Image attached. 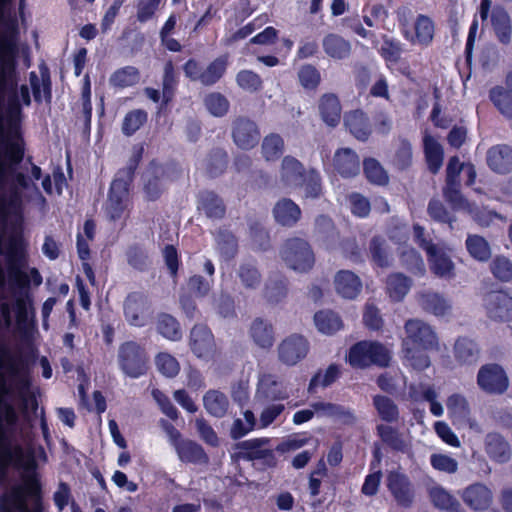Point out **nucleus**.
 Instances as JSON below:
<instances>
[{"label":"nucleus","instance_id":"nucleus-1","mask_svg":"<svg viewBox=\"0 0 512 512\" xmlns=\"http://www.w3.org/2000/svg\"><path fill=\"white\" fill-rule=\"evenodd\" d=\"M2 369L7 370L19 385L23 417L30 420L31 414L36 415L38 410L36 396L23 393L31 385L27 358L21 353L13 355L0 340V487L7 485L11 465L23 468L26 472L21 484L12 486L0 495V512H45L42 483L36 472L34 453L24 452L21 446L13 445L11 441L10 432L16 428L19 418L14 406L6 399L10 389Z\"/></svg>","mask_w":512,"mask_h":512},{"label":"nucleus","instance_id":"nucleus-2","mask_svg":"<svg viewBox=\"0 0 512 512\" xmlns=\"http://www.w3.org/2000/svg\"><path fill=\"white\" fill-rule=\"evenodd\" d=\"M404 329V358L412 368L423 371L430 366V358L426 352L438 346L437 334L429 324L419 319L407 320Z\"/></svg>","mask_w":512,"mask_h":512},{"label":"nucleus","instance_id":"nucleus-3","mask_svg":"<svg viewBox=\"0 0 512 512\" xmlns=\"http://www.w3.org/2000/svg\"><path fill=\"white\" fill-rule=\"evenodd\" d=\"M11 0H0V25L5 31L0 34V88H17L14 53L16 49V20L7 17V6Z\"/></svg>","mask_w":512,"mask_h":512},{"label":"nucleus","instance_id":"nucleus-4","mask_svg":"<svg viewBox=\"0 0 512 512\" xmlns=\"http://www.w3.org/2000/svg\"><path fill=\"white\" fill-rule=\"evenodd\" d=\"M138 166V159L133 158L128 165L120 169L112 181L105 206L107 218L110 221L125 220L128 215L129 186Z\"/></svg>","mask_w":512,"mask_h":512},{"label":"nucleus","instance_id":"nucleus-5","mask_svg":"<svg viewBox=\"0 0 512 512\" xmlns=\"http://www.w3.org/2000/svg\"><path fill=\"white\" fill-rule=\"evenodd\" d=\"M390 360L389 351L377 341H358L349 348L347 355L349 365L356 369H364L372 365L387 367Z\"/></svg>","mask_w":512,"mask_h":512},{"label":"nucleus","instance_id":"nucleus-6","mask_svg":"<svg viewBox=\"0 0 512 512\" xmlns=\"http://www.w3.org/2000/svg\"><path fill=\"white\" fill-rule=\"evenodd\" d=\"M117 358L119 368L128 377L136 379L147 374L150 359L140 343L133 340L121 343Z\"/></svg>","mask_w":512,"mask_h":512},{"label":"nucleus","instance_id":"nucleus-7","mask_svg":"<svg viewBox=\"0 0 512 512\" xmlns=\"http://www.w3.org/2000/svg\"><path fill=\"white\" fill-rule=\"evenodd\" d=\"M281 257L290 269L308 272L315 264V255L310 244L301 238L287 239L281 250Z\"/></svg>","mask_w":512,"mask_h":512},{"label":"nucleus","instance_id":"nucleus-8","mask_svg":"<svg viewBox=\"0 0 512 512\" xmlns=\"http://www.w3.org/2000/svg\"><path fill=\"white\" fill-rule=\"evenodd\" d=\"M414 237L420 248L426 251L431 271L439 277H452L454 263L448 255L439 250L431 239H427L424 226H413Z\"/></svg>","mask_w":512,"mask_h":512},{"label":"nucleus","instance_id":"nucleus-9","mask_svg":"<svg viewBox=\"0 0 512 512\" xmlns=\"http://www.w3.org/2000/svg\"><path fill=\"white\" fill-rule=\"evenodd\" d=\"M228 66V56L222 55L214 59L203 68L195 59H189L183 66L184 74L191 81L199 82L203 86L216 84L225 74Z\"/></svg>","mask_w":512,"mask_h":512},{"label":"nucleus","instance_id":"nucleus-10","mask_svg":"<svg viewBox=\"0 0 512 512\" xmlns=\"http://www.w3.org/2000/svg\"><path fill=\"white\" fill-rule=\"evenodd\" d=\"M443 194L447 201L454 207L458 209L467 210L470 214H473V220L482 223H490V222H503L506 221V218L496 213L492 210H488L486 208L478 209L472 207L471 204L467 202V200L462 196L460 192V183L459 181L446 182L445 187L443 188Z\"/></svg>","mask_w":512,"mask_h":512},{"label":"nucleus","instance_id":"nucleus-11","mask_svg":"<svg viewBox=\"0 0 512 512\" xmlns=\"http://www.w3.org/2000/svg\"><path fill=\"white\" fill-rule=\"evenodd\" d=\"M123 312L126 321L131 326L144 327L153 318V308L148 295L140 292H130L123 304Z\"/></svg>","mask_w":512,"mask_h":512},{"label":"nucleus","instance_id":"nucleus-12","mask_svg":"<svg viewBox=\"0 0 512 512\" xmlns=\"http://www.w3.org/2000/svg\"><path fill=\"white\" fill-rule=\"evenodd\" d=\"M269 444L268 438H253L237 442L238 457L246 461H260L261 469L274 468L277 465V458L272 449L265 448Z\"/></svg>","mask_w":512,"mask_h":512},{"label":"nucleus","instance_id":"nucleus-13","mask_svg":"<svg viewBox=\"0 0 512 512\" xmlns=\"http://www.w3.org/2000/svg\"><path fill=\"white\" fill-rule=\"evenodd\" d=\"M177 176V172L172 166L152 161L143 176L146 198L150 201L157 200L164 190V183L175 180Z\"/></svg>","mask_w":512,"mask_h":512},{"label":"nucleus","instance_id":"nucleus-14","mask_svg":"<svg viewBox=\"0 0 512 512\" xmlns=\"http://www.w3.org/2000/svg\"><path fill=\"white\" fill-rule=\"evenodd\" d=\"M386 484L399 507L405 509L412 507L416 498V490L406 473L397 470L389 471L386 477Z\"/></svg>","mask_w":512,"mask_h":512},{"label":"nucleus","instance_id":"nucleus-15","mask_svg":"<svg viewBox=\"0 0 512 512\" xmlns=\"http://www.w3.org/2000/svg\"><path fill=\"white\" fill-rule=\"evenodd\" d=\"M477 384L488 394L500 395L509 387V379L505 370L496 363L483 365L477 374Z\"/></svg>","mask_w":512,"mask_h":512},{"label":"nucleus","instance_id":"nucleus-16","mask_svg":"<svg viewBox=\"0 0 512 512\" xmlns=\"http://www.w3.org/2000/svg\"><path fill=\"white\" fill-rule=\"evenodd\" d=\"M260 136V129L254 120L246 116H237L233 119L231 137L239 149H253L258 145Z\"/></svg>","mask_w":512,"mask_h":512},{"label":"nucleus","instance_id":"nucleus-17","mask_svg":"<svg viewBox=\"0 0 512 512\" xmlns=\"http://www.w3.org/2000/svg\"><path fill=\"white\" fill-rule=\"evenodd\" d=\"M189 345L200 359L211 360L216 355V343L211 329L205 324H196L190 331Z\"/></svg>","mask_w":512,"mask_h":512},{"label":"nucleus","instance_id":"nucleus-18","mask_svg":"<svg viewBox=\"0 0 512 512\" xmlns=\"http://www.w3.org/2000/svg\"><path fill=\"white\" fill-rule=\"evenodd\" d=\"M309 342L299 334H292L278 346L279 361L287 366H294L303 360L309 352Z\"/></svg>","mask_w":512,"mask_h":512},{"label":"nucleus","instance_id":"nucleus-19","mask_svg":"<svg viewBox=\"0 0 512 512\" xmlns=\"http://www.w3.org/2000/svg\"><path fill=\"white\" fill-rule=\"evenodd\" d=\"M487 315L495 321H512V297L502 291H491L484 297Z\"/></svg>","mask_w":512,"mask_h":512},{"label":"nucleus","instance_id":"nucleus-20","mask_svg":"<svg viewBox=\"0 0 512 512\" xmlns=\"http://www.w3.org/2000/svg\"><path fill=\"white\" fill-rule=\"evenodd\" d=\"M289 396L287 386L276 375L264 373L260 376L257 387V397L260 401L265 403L283 401Z\"/></svg>","mask_w":512,"mask_h":512},{"label":"nucleus","instance_id":"nucleus-21","mask_svg":"<svg viewBox=\"0 0 512 512\" xmlns=\"http://www.w3.org/2000/svg\"><path fill=\"white\" fill-rule=\"evenodd\" d=\"M461 498L470 509L484 511L491 506L493 494L485 484L473 483L463 490Z\"/></svg>","mask_w":512,"mask_h":512},{"label":"nucleus","instance_id":"nucleus-22","mask_svg":"<svg viewBox=\"0 0 512 512\" xmlns=\"http://www.w3.org/2000/svg\"><path fill=\"white\" fill-rule=\"evenodd\" d=\"M486 162L489 168L499 174L512 171V147L507 144H498L490 147L486 153Z\"/></svg>","mask_w":512,"mask_h":512},{"label":"nucleus","instance_id":"nucleus-23","mask_svg":"<svg viewBox=\"0 0 512 512\" xmlns=\"http://www.w3.org/2000/svg\"><path fill=\"white\" fill-rule=\"evenodd\" d=\"M333 167L344 178L354 177L360 172L359 156L350 148H340L334 154Z\"/></svg>","mask_w":512,"mask_h":512},{"label":"nucleus","instance_id":"nucleus-24","mask_svg":"<svg viewBox=\"0 0 512 512\" xmlns=\"http://www.w3.org/2000/svg\"><path fill=\"white\" fill-rule=\"evenodd\" d=\"M174 449L182 463L206 466L210 462L204 448L194 440L185 439L178 443Z\"/></svg>","mask_w":512,"mask_h":512},{"label":"nucleus","instance_id":"nucleus-25","mask_svg":"<svg viewBox=\"0 0 512 512\" xmlns=\"http://www.w3.org/2000/svg\"><path fill=\"white\" fill-rule=\"evenodd\" d=\"M418 303L423 311L436 317L446 316L451 312L452 306L442 294L427 290L419 293Z\"/></svg>","mask_w":512,"mask_h":512},{"label":"nucleus","instance_id":"nucleus-26","mask_svg":"<svg viewBox=\"0 0 512 512\" xmlns=\"http://www.w3.org/2000/svg\"><path fill=\"white\" fill-rule=\"evenodd\" d=\"M198 210L211 221L221 220L226 213L223 200L216 193L208 190L198 194Z\"/></svg>","mask_w":512,"mask_h":512},{"label":"nucleus","instance_id":"nucleus-27","mask_svg":"<svg viewBox=\"0 0 512 512\" xmlns=\"http://www.w3.org/2000/svg\"><path fill=\"white\" fill-rule=\"evenodd\" d=\"M325 54L334 60L346 59L352 52L351 42L337 33H328L322 39Z\"/></svg>","mask_w":512,"mask_h":512},{"label":"nucleus","instance_id":"nucleus-28","mask_svg":"<svg viewBox=\"0 0 512 512\" xmlns=\"http://www.w3.org/2000/svg\"><path fill=\"white\" fill-rule=\"evenodd\" d=\"M485 450L489 458L497 463H507L511 459V447L499 433H489L485 440Z\"/></svg>","mask_w":512,"mask_h":512},{"label":"nucleus","instance_id":"nucleus-29","mask_svg":"<svg viewBox=\"0 0 512 512\" xmlns=\"http://www.w3.org/2000/svg\"><path fill=\"white\" fill-rule=\"evenodd\" d=\"M453 354L460 365H473L479 359L480 349L474 340L461 336L454 343Z\"/></svg>","mask_w":512,"mask_h":512},{"label":"nucleus","instance_id":"nucleus-30","mask_svg":"<svg viewBox=\"0 0 512 512\" xmlns=\"http://www.w3.org/2000/svg\"><path fill=\"white\" fill-rule=\"evenodd\" d=\"M335 288L343 298L354 299L362 290V282L352 271L340 270L335 276Z\"/></svg>","mask_w":512,"mask_h":512},{"label":"nucleus","instance_id":"nucleus-31","mask_svg":"<svg viewBox=\"0 0 512 512\" xmlns=\"http://www.w3.org/2000/svg\"><path fill=\"white\" fill-rule=\"evenodd\" d=\"M491 25L500 43L508 45L511 42L512 24L507 11L500 6L493 9Z\"/></svg>","mask_w":512,"mask_h":512},{"label":"nucleus","instance_id":"nucleus-32","mask_svg":"<svg viewBox=\"0 0 512 512\" xmlns=\"http://www.w3.org/2000/svg\"><path fill=\"white\" fill-rule=\"evenodd\" d=\"M306 168L295 157L291 155L285 156L280 165V180L287 187H294L296 183L302 181V175Z\"/></svg>","mask_w":512,"mask_h":512},{"label":"nucleus","instance_id":"nucleus-33","mask_svg":"<svg viewBox=\"0 0 512 512\" xmlns=\"http://www.w3.org/2000/svg\"><path fill=\"white\" fill-rule=\"evenodd\" d=\"M319 111L323 121L329 126H336L341 118V105L334 94H324L319 101Z\"/></svg>","mask_w":512,"mask_h":512},{"label":"nucleus","instance_id":"nucleus-34","mask_svg":"<svg viewBox=\"0 0 512 512\" xmlns=\"http://www.w3.org/2000/svg\"><path fill=\"white\" fill-rule=\"evenodd\" d=\"M203 405L211 416L222 418L228 411L229 399L223 392L211 389L204 394Z\"/></svg>","mask_w":512,"mask_h":512},{"label":"nucleus","instance_id":"nucleus-35","mask_svg":"<svg viewBox=\"0 0 512 512\" xmlns=\"http://www.w3.org/2000/svg\"><path fill=\"white\" fill-rule=\"evenodd\" d=\"M345 126L358 140L368 139L371 129L366 115L359 110L352 111L345 116Z\"/></svg>","mask_w":512,"mask_h":512},{"label":"nucleus","instance_id":"nucleus-36","mask_svg":"<svg viewBox=\"0 0 512 512\" xmlns=\"http://www.w3.org/2000/svg\"><path fill=\"white\" fill-rule=\"evenodd\" d=\"M432 504L446 512H464L458 500L441 486L432 487L429 490Z\"/></svg>","mask_w":512,"mask_h":512},{"label":"nucleus","instance_id":"nucleus-37","mask_svg":"<svg viewBox=\"0 0 512 512\" xmlns=\"http://www.w3.org/2000/svg\"><path fill=\"white\" fill-rule=\"evenodd\" d=\"M423 142L428 169L431 173L436 174L443 164V148L438 141L430 135H425Z\"/></svg>","mask_w":512,"mask_h":512},{"label":"nucleus","instance_id":"nucleus-38","mask_svg":"<svg viewBox=\"0 0 512 512\" xmlns=\"http://www.w3.org/2000/svg\"><path fill=\"white\" fill-rule=\"evenodd\" d=\"M250 335L255 344L261 348H271L274 343V330L270 323L256 318L251 325Z\"/></svg>","mask_w":512,"mask_h":512},{"label":"nucleus","instance_id":"nucleus-39","mask_svg":"<svg viewBox=\"0 0 512 512\" xmlns=\"http://www.w3.org/2000/svg\"><path fill=\"white\" fill-rule=\"evenodd\" d=\"M285 150V142L278 133L267 134L261 143V154L267 162L277 161Z\"/></svg>","mask_w":512,"mask_h":512},{"label":"nucleus","instance_id":"nucleus-40","mask_svg":"<svg viewBox=\"0 0 512 512\" xmlns=\"http://www.w3.org/2000/svg\"><path fill=\"white\" fill-rule=\"evenodd\" d=\"M414 30L415 35L410 38L412 43L427 46L432 42L435 27L430 17L423 14L418 15L414 24Z\"/></svg>","mask_w":512,"mask_h":512},{"label":"nucleus","instance_id":"nucleus-41","mask_svg":"<svg viewBox=\"0 0 512 512\" xmlns=\"http://www.w3.org/2000/svg\"><path fill=\"white\" fill-rule=\"evenodd\" d=\"M411 285V279L402 273L390 274L386 280L387 293L393 301L397 302L403 300Z\"/></svg>","mask_w":512,"mask_h":512},{"label":"nucleus","instance_id":"nucleus-42","mask_svg":"<svg viewBox=\"0 0 512 512\" xmlns=\"http://www.w3.org/2000/svg\"><path fill=\"white\" fill-rule=\"evenodd\" d=\"M314 322L317 329L327 335H331L342 329L341 317L331 310H320L314 315Z\"/></svg>","mask_w":512,"mask_h":512},{"label":"nucleus","instance_id":"nucleus-43","mask_svg":"<svg viewBox=\"0 0 512 512\" xmlns=\"http://www.w3.org/2000/svg\"><path fill=\"white\" fill-rule=\"evenodd\" d=\"M156 329L158 333L170 341H179L182 330L178 320L168 313H160L157 317Z\"/></svg>","mask_w":512,"mask_h":512},{"label":"nucleus","instance_id":"nucleus-44","mask_svg":"<svg viewBox=\"0 0 512 512\" xmlns=\"http://www.w3.org/2000/svg\"><path fill=\"white\" fill-rule=\"evenodd\" d=\"M380 419L386 423H394L399 420L400 412L396 403L385 395H375L372 399Z\"/></svg>","mask_w":512,"mask_h":512},{"label":"nucleus","instance_id":"nucleus-45","mask_svg":"<svg viewBox=\"0 0 512 512\" xmlns=\"http://www.w3.org/2000/svg\"><path fill=\"white\" fill-rule=\"evenodd\" d=\"M376 431L382 442L393 451L404 453L407 450V443L403 435L396 428L379 424L376 427Z\"/></svg>","mask_w":512,"mask_h":512},{"label":"nucleus","instance_id":"nucleus-46","mask_svg":"<svg viewBox=\"0 0 512 512\" xmlns=\"http://www.w3.org/2000/svg\"><path fill=\"white\" fill-rule=\"evenodd\" d=\"M302 181L296 183L293 188H300L304 191L305 197L318 198L322 193L321 177L315 168L306 169L302 175Z\"/></svg>","mask_w":512,"mask_h":512},{"label":"nucleus","instance_id":"nucleus-47","mask_svg":"<svg viewBox=\"0 0 512 512\" xmlns=\"http://www.w3.org/2000/svg\"><path fill=\"white\" fill-rule=\"evenodd\" d=\"M413 162V151L411 143L404 138H399L391 158L392 165L399 171L409 169Z\"/></svg>","mask_w":512,"mask_h":512},{"label":"nucleus","instance_id":"nucleus-48","mask_svg":"<svg viewBox=\"0 0 512 512\" xmlns=\"http://www.w3.org/2000/svg\"><path fill=\"white\" fill-rule=\"evenodd\" d=\"M341 375L340 367L337 364H330L325 370H318L311 378L308 385V392L313 394L316 392L317 387H328L332 385Z\"/></svg>","mask_w":512,"mask_h":512},{"label":"nucleus","instance_id":"nucleus-49","mask_svg":"<svg viewBox=\"0 0 512 512\" xmlns=\"http://www.w3.org/2000/svg\"><path fill=\"white\" fill-rule=\"evenodd\" d=\"M489 98L504 117L512 119V97L504 87L495 86L491 88Z\"/></svg>","mask_w":512,"mask_h":512},{"label":"nucleus","instance_id":"nucleus-50","mask_svg":"<svg viewBox=\"0 0 512 512\" xmlns=\"http://www.w3.org/2000/svg\"><path fill=\"white\" fill-rule=\"evenodd\" d=\"M369 252L372 262L380 267L387 268L391 265V257L386 249V241L381 236H374L370 240Z\"/></svg>","mask_w":512,"mask_h":512},{"label":"nucleus","instance_id":"nucleus-51","mask_svg":"<svg viewBox=\"0 0 512 512\" xmlns=\"http://www.w3.org/2000/svg\"><path fill=\"white\" fill-rule=\"evenodd\" d=\"M466 248L471 257L480 262H486L491 257L489 243L479 235H469L466 239Z\"/></svg>","mask_w":512,"mask_h":512},{"label":"nucleus","instance_id":"nucleus-52","mask_svg":"<svg viewBox=\"0 0 512 512\" xmlns=\"http://www.w3.org/2000/svg\"><path fill=\"white\" fill-rule=\"evenodd\" d=\"M400 261L409 273L415 276H423L425 274L424 261L419 252L414 248L404 249L400 254Z\"/></svg>","mask_w":512,"mask_h":512},{"label":"nucleus","instance_id":"nucleus-53","mask_svg":"<svg viewBox=\"0 0 512 512\" xmlns=\"http://www.w3.org/2000/svg\"><path fill=\"white\" fill-rule=\"evenodd\" d=\"M363 171L369 182L384 186L389 182V176L383 166L374 158L363 161Z\"/></svg>","mask_w":512,"mask_h":512},{"label":"nucleus","instance_id":"nucleus-54","mask_svg":"<svg viewBox=\"0 0 512 512\" xmlns=\"http://www.w3.org/2000/svg\"><path fill=\"white\" fill-rule=\"evenodd\" d=\"M203 103L208 112L215 117L225 116L230 108L229 100L220 92H211L207 94Z\"/></svg>","mask_w":512,"mask_h":512},{"label":"nucleus","instance_id":"nucleus-55","mask_svg":"<svg viewBox=\"0 0 512 512\" xmlns=\"http://www.w3.org/2000/svg\"><path fill=\"white\" fill-rule=\"evenodd\" d=\"M286 277L279 276L277 278H270L265 286V297L271 303H278L287 295Z\"/></svg>","mask_w":512,"mask_h":512},{"label":"nucleus","instance_id":"nucleus-56","mask_svg":"<svg viewBox=\"0 0 512 512\" xmlns=\"http://www.w3.org/2000/svg\"><path fill=\"white\" fill-rule=\"evenodd\" d=\"M490 271L501 282L512 281V261L503 255L493 258L490 263Z\"/></svg>","mask_w":512,"mask_h":512},{"label":"nucleus","instance_id":"nucleus-57","mask_svg":"<svg viewBox=\"0 0 512 512\" xmlns=\"http://www.w3.org/2000/svg\"><path fill=\"white\" fill-rule=\"evenodd\" d=\"M227 163V152L222 148H215L208 155L206 168L211 176H218L225 171Z\"/></svg>","mask_w":512,"mask_h":512},{"label":"nucleus","instance_id":"nucleus-58","mask_svg":"<svg viewBox=\"0 0 512 512\" xmlns=\"http://www.w3.org/2000/svg\"><path fill=\"white\" fill-rule=\"evenodd\" d=\"M177 86V77L174 64L171 60L164 65V74L162 81V95L165 103L171 101Z\"/></svg>","mask_w":512,"mask_h":512},{"label":"nucleus","instance_id":"nucleus-59","mask_svg":"<svg viewBox=\"0 0 512 512\" xmlns=\"http://www.w3.org/2000/svg\"><path fill=\"white\" fill-rule=\"evenodd\" d=\"M383 43L379 50L380 55L386 62L396 64L401 60L403 52L402 45L399 41L383 36Z\"/></svg>","mask_w":512,"mask_h":512},{"label":"nucleus","instance_id":"nucleus-60","mask_svg":"<svg viewBox=\"0 0 512 512\" xmlns=\"http://www.w3.org/2000/svg\"><path fill=\"white\" fill-rule=\"evenodd\" d=\"M155 364L159 372L166 377H175L180 371L177 359L166 352H160L156 355Z\"/></svg>","mask_w":512,"mask_h":512},{"label":"nucleus","instance_id":"nucleus-61","mask_svg":"<svg viewBox=\"0 0 512 512\" xmlns=\"http://www.w3.org/2000/svg\"><path fill=\"white\" fill-rule=\"evenodd\" d=\"M140 74L137 68L128 66L117 70L110 78V82L117 87H128L139 81Z\"/></svg>","mask_w":512,"mask_h":512},{"label":"nucleus","instance_id":"nucleus-62","mask_svg":"<svg viewBox=\"0 0 512 512\" xmlns=\"http://www.w3.org/2000/svg\"><path fill=\"white\" fill-rule=\"evenodd\" d=\"M446 406L452 417L464 419L470 414L467 399L459 393L450 395L446 401Z\"/></svg>","mask_w":512,"mask_h":512},{"label":"nucleus","instance_id":"nucleus-63","mask_svg":"<svg viewBox=\"0 0 512 512\" xmlns=\"http://www.w3.org/2000/svg\"><path fill=\"white\" fill-rule=\"evenodd\" d=\"M238 276L246 288L255 289L261 283V274L252 263H243L238 270Z\"/></svg>","mask_w":512,"mask_h":512},{"label":"nucleus","instance_id":"nucleus-64","mask_svg":"<svg viewBox=\"0 0 512 512\" xmlns=\"http://www.w3.org/2000/svg\"><path fill=\"white\" fill-rule=\"evenodd\" d=\"M147 120V113L144 110L137 109L126 114L122 131L126 136L134 134Z\"/></svg>","mask_w":512,"mask_h":512}]
</instances>
